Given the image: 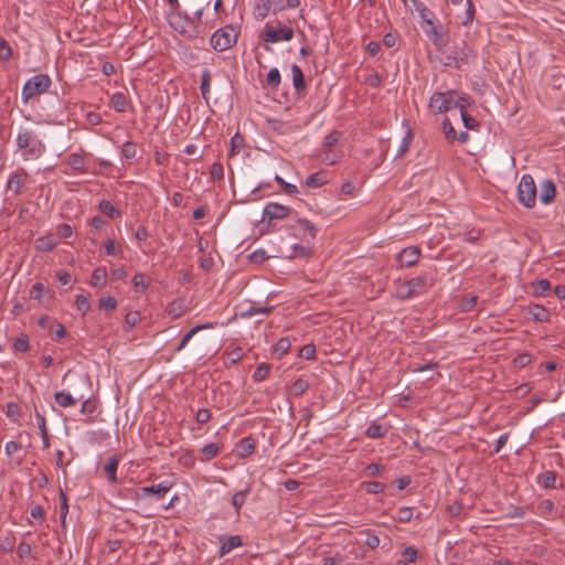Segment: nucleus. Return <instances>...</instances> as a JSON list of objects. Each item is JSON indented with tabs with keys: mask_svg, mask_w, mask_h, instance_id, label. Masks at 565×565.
Listing matches in <instances>:
<instances>
[{
	"mask_svg": "<svg viewBox=\"0 0 565 565\" xmlns=\"http://www.w3.org/2000/svg\"><path fill=\"white\" fill-rule=\"evenodd\" d=\"M81 399H84V394L73 395L66 391H60L54 394L55 403L63 408L73 407Z\"/></svg>",
	"mask_w": 565,
	"mask_h": 565,
	"instance_id": "4468645a",
	"label": "nucleus"
},
{
	"mask_svg": "<svg viewBox=\"0 0 565 565\" xmlns=\"http://www.w3.org/2000/svg\"><path fill=\"white\" fill-rule=\"evenodd\" d=\"M267 84L270 88L276 89L281 81L280 73L278 68L273 67L268 71L266 76Z\"/></svg>",
	"mask_w": 565,
	"mask_h": 565,
	"instance_id": "ea45409f",
	"label": "nucleus"
},
{
	"mask_svg": "<svg viewBox=\"0 0 565 565\" xmlns=\"http://www.w3.org/2000/svg\"><path fill=\"white\" fill-rule=\"evenodd\" d=\"M110 105L118 113L126 111L128 102L125 94L115 93L110 98Z\"/></svg>",
	"mask_w": 565,
	"mask_h": 565,
	"instance_id": "c756f323",
	"label": "nucleus"
},
{
	"mask_svg": "<svg viewBox=\"0 0 565 565\" xmlns=\"http://www.w3.org/2000/svg\"><path fill=\"white\" fill-rule=\"evenodd\" d=\"M470 105V98L466 94H460L457 97L454 96L452 108H459L460 113L467 111L468 106Z\"/></svg>",
	"mask_w": 565,
	"mask_h": 565,
	"instance_id": "a18cd8bd",
	"label": "nucleus"
},
{
	"mask_svg": "<svg viewBox=\"0 0 565 565\" xmlns=\"http://www.w3.org/2000/svg\"><path fill=\"white\" fill-rule=\"evenodd\" d=\"M52 85L51 77L47 74H36L30 77L23 85L21 92V99L28 103L30 99L38 95L44 94Z\"/></svg>",
	"mask_w": 565,
	"mask_h": 565,
	"instance_id": "7ed1b4c3",
	"label": "nucleus"
},
{
	"mask_svg": "<svg viewBox=\"0 0 565 565\" xmlns=\"http://www.w3.org/2000/svg\"><path fill=\"white\" fill-rule=\"evenodd\" d=\"M420 255V250L416 246H409L404 248L398 255H397V262L399 267L402 268H408L414 266Z\"/></svg>",
	"mask_w": 565,
	"mask_h": 565,
	"instance_id": "ddd939ff",
	"label": "nucleus"
},
{
	"mask_svg": "<svg viewBox=\"0 0 565 565\" xmlns=\"http://www.w3.org/2000/svg\"><path fill=\"white\" fill-rule=\"evenodd\" d=\"M441 129L448 142H454L457 139V132L449 118L446 117L443 120Z\"/></svg>",
	"mask_w": 565,
	"mask_h": 565,
	"instance_id": "4c0bfd02",
	"label": "nucleus"
},
{
	"mask_svg": "<svg viewBox=\"0 0 565 565\" xmlns=\"http://www.w3.org/2000/svg\"><path fill=\"white\" fill-rule=\"evenodd\" d=\"M291 248L292 252L287 256L289 258L306 257L310 254V248L300 244H294Z\"/></svg>",
	"mask_w": 565,
	"mask_h": 565,
	"instance_id": "603ef678",
	"label": "nucleus"
},
{
	"mask_svg": "<svg viewBox=\"0 0 565 565\" xmlns=\"http://www.w3.org/2000/svg\"><path fill=\"white\" fill-rule=\"evenodd\" d=\"M12 56V50L6 40L0 41V58L2 61H9Z\"/></svg>",
	"mask_w": 565,
	"mask_h": 565,
	"instance_id": "e2e57ef3",
	"label": "nucleus"
},
{
	"mask_svg": "<svg viewBox=\"0 0 565 565\" xmlns=\"http://www.w3.org/2000/svg\"><path fill=\"white\" fill-rule=\"evenodd\" d=\"M427 290V279L425 276L412 278L399 285L397 296L403 299L412 298L424 294Z\"/></svg>",
	"mask_w": 565,
	"mask_h": 565,
	"instance_id": "6e6552de",
	"label": "nucleus"
},
{
	"mask_svg": "<svg viewBox=\"0 0 565 565\" xmlns=\"http://www.w3.org/2000/svg\"><path fill=\"white\" fill-rule=\"evenodd\" d=\"M295 228L301 235L303 241L313 239L317 235L316 225L306 218H298Z\"/></svg>",
	"mask_w": 565,
	"mask_h": 565,
	"instance_id": "f3484780",
	"label": "nucleus"
},
{
	"mask_svg": "<svg viewBox=\"0 0 565 565\" xmlns=\"http://www.w3.org/2000/svg\"><path fill=\"white\" fill-rule=\"evenodd\" d=\"M210 88H211V72L210 70L205 68L203 70L202 74H201V85H200V89H201V94H202V97L207 102L209 100V95H210Z\"/></svg>",
	"mask_w": 565,
	"mask_h": 565,
	"instance_id": "7c9ffc66",
	"label": "nucleus"
},
{
	"mask_svg": "<svg viewBox=\"0 0 565 565\" xmlns=\"http://www.w3.org/2000/svg\"><path fill=\"white\" fill-rule=\"evenodd\" d=\"M13 349L19 352H26L30 349V340L26 334H21L15 338Z\"/></svg>",
	"mask_w": 565,
	"mask_h": 565,
	"instance_id": "c03bdc74",
	"label": "nucleus"
},
{
	"mask_svg": "<svg viewBox=\"0 0 565 565\" xmlns=\"http://www.w3.org/2000/svg\"><path fill=\"white\" fill-rule=\"evenodd\" d=\"M57 242L51 236H41L36 239V249L40 252H50L54 249Z\"/></svg>",
	"mask_w": 565,
	"mask_h": 565,
	"instance_id": "473e14b6",
	"label": "nucleus"
},
{
	"mask_svg": "<svg viewBox=\"0 0 565 565\" xmlns=\"http://www.w3.org/2000/svg\"><path fill=\"white\" fill-rule=\"evenodd\" d=\"M385 489V486L382 482L379 481H371L366 483V492L372 494H377L383 492Z\"/></svg>",
	"mask_w": 565,
	"mask_h": 565,
	"instance_id": "774afa93",
	"label": "nucleus"
},
{
	"mask_svg": "<svg viewBox=\"0 0 565 565\" xmlns=\"http://www.w3.org/2000/svg\"><path fill=\"white\" fill-rule=\"evenodd\" d=\"M215 322H206V323H202V324H198L193 328H191L184 335L183 338L180 340V342L178 343V345L175 347L174 349V352L179 353L181 352L189 343V341L199 332V331H202V330H209V329H213L215 327Z\"/></svg>",
	"mask_w": 565,
	"mask_h": 565,
	"instance_id": "2eb2a0df",
	"label": "nucleus"
},
{
	"mask_svg": "<svg viewBox=\"0 0 565 565\" xmlns=\"http://www.w3.org/2000/svg\"><path fill=\"white\" fill-rule=\"evenodd\" d=\"M61 505H60V520L61 525L64 527L66 525V516L68 513V503L67 498L63 491L60 492Z\"/></svg>",
	"mask_w": 565,
	"mask_h": 565,
	"instance_id": "49530a36",
	"label": "nucleus"
},
{
	"mask_svg": "<svg viewBox=\"0 0 565 565\" xmlns=\"http://www.w3.org/2000/svg\"><path fill=\"white\" fill-rule=\"evenodd\" d=\"M475 20V7L471 0H467V7L463 15L461 17V24L465 26L470 25Z\"/></svg>",
	"mask_w": 565,
	"mask_h": 565,
	"instance_id": "37998d69",
	"label": "nucleus"
},
{
	"mask_svg": "<svg viewBox=\"0 0 565 565\" xmlns=\"http://www.w3.org/2000/svg\"><path fill=\"white\" fill-rule=\"evenodd\" d=\"M238 35L239 29L233 24H227L211 35L210 44L215 51L224 52L236 44Z\"/></svg>",
	"mask_w": 565,
	"mask_h": 565,
	"instance_id": "f03ea898",
	"label": "nucleus"
},
{
	"mask_svg": "<svg viewBox=\"0 0 565 565\" xmlns=\"http://www.w3.org/2000/svg\"><path fill=\"white\" fill-rule=\"evenodd\" d=\"M295 32L290 26L281 24L279 21L276 24L266 23L260 39L266 43L288 42L294 39Z\"/></svg>",
	"mask_w": 565,
	"mask_h": 565,
	"instance_id": "20e7f679",
	"label": "nucleus"
},
{
	"mask_svg": "<svg viewBox=\"0 0 565 565\" xmlns=\"http://www.w3.org/2000/svg\"><path fill=\"white\" fill-rule=\"evenodd\" d=\"M169 22L175 31L188 35L189 38H195L199 34L198 28L193 24V21H190L188 17H184V21L182 22V17L178 13H174L170 17Z\"/></svg>",
	"mask_w": 565,
	"mask_h": 565,
	"instance_id": "9d476101",
	"label": "nucleus"
},
{
	"mask_svg": "<svg viewBox=\"0 0 565 565\" xmlns=\"http://www.w3.org/2000/svg\"><path fill=\"white\" fill-rule=\"evenodd\" d=\"M98 307L102 310H114L117 307V300L113 296L102 297L98 301Z\"/></svg>",
	"mask_w": 565,
	"mask_h": 565,
	"instance_id": "8fccbe9b",
	"label": "nucleus"
},
{
	"mask_svg": "<svg viewBox=\"0 0 565 565\" xmlns=\"http://www.w3.org/2000/svg\"><path fill=\"white\" fill-rule=\"evenodd\" d=\"M327 182H328L327 173L323 171H319V172L310 174L306 179L305 184L308 188L317 189V188L324 185Z\"/></svg>",
	"mask_w": 565,
	"mask_h": 565,
	"instance_id": "393cba45",
	"label": "nucleus"
},
{
	"mask_svg": "<svg viewBox=\"0 0 565 565\" xmlns=\"http://www.w3.org/2000/svg\"><path fill=\"white\" fill-rule=\"evenodd\" d=\"M533 289L537 295H545L551 290V282L547 279H539L533 282Z\"/></svg>",
	"mask_w": 565,
	"mask_h": 565,
	"instance_id": "6e6d98bb",
	"label": "nucleus"
},
{
	"mask_svg": "<svg viewBox=\"0 0 565 565\" xmlns=\"http://www.w3.org/2000/svg\"><path fill=\"white\" fill-rule=\"evenodd\" d=\"M220 451V446L215 443L206 444L202 447L201 454H202V461H209L217 456Z\"/></svg>",
	"mask_w": 565,
	"mask_h": 565,
	"instance_id": "72a5a7b5",
	"label": "nucleus"
},
{
	"mask_svg": "<svg viewBox=\"0 0 565 565\" xmlns=\"http://www.w3.org/2000/svg\"><path fill=\"white\" fill-rule=\"evenodd\" d=\"M141 319V315L139 311H130L125 316V323L129 328H134L138 324Z\"/></svg>",
	"mask_w": 565,
	"mask_h": 565,
	"instance_id": "052dcab7",
	"label": "nucleus"
},
{
	"mask_svg": "<svg viewBox=\"0 0 565 565\" xmlns=\"http://www.w3.org/2000/svg\"><path fill=\"white\" fill-rule=\"evenodd\" d=\"M405 6H408L411 3V8L414 9L418 17L422 20V23L425 22V20L429 19L430 17H435L434 12L429 10L424 2L419 0H402Z\"/></svg>",
	"mask_w": 565,
	"mask_h": 565,
	"instance_id": "aec40b11",
	"label": "nucleus"
},
{
	"mask_svg": "<svg viewBox=\"0 0 565 565\" xmlns=\"http://www.w3.org/2000/svg\"><path fill=\"white\" fill-rule=\"evenodd\" d=\"M243 142H244L243 137L239 134H235L231 138V150H230L228 157H233L236 153H238L241 150V147L243 146Z\"/></svg>",
	"mask_w": 565,
	"mask_h": 565,
	"instance_id": "3c124183",
	"label": "nucleus"
},
{
	"mask_svg": "<svg viewBox=\"0 0 565 565\" xmlns=\"http://www.w3.org/2000/svg\"><path fill=\"white\" fill-rule=\"evenodd\" d=\"M291 209L289 206L270 202L265 205L263 211V220H284L289 216Z\"/></svg>",
	"mask_w": 565,
	"mask_h": 565,
	"instance_id": "9b49d317",
	"label": "nucleus"
},
{
	"mask_svg": "<svg viewBox=\"0 0 565 565\" xmlns=\"http://www.w3.org/2000/svg\"><path fill=\"white\" fill-rule=\"evenodd\" d=\"M412 141H413V134H412L411 128H408L399 142V146H398L395 157L402 158L403 156H405V153L409 150Z\"/></svg>",
	"mask_w": 565,
	"mask_h": 565,
	"instance_id": "c85d7f7f",
	"label": "nucleus"
},
{
	"mask_svg": "<svg viewBox=\"0 0 565 565\" xmlns=\"http://www.w3.org/2000/svg\"><path fill=\"white\" fill-rule=\"evenodd\" d=\"M188 311L183 299H174L167 306V313L171 319H178Z\"/></svg>",
	"mask_w": 565,
	"mask_h": 565,
	"instance_id": "6ab92c4d",
	"label": "nucleus"
},
{
	"mask_svg": "<svg viewBox=\"0 0 565 565\" xmlns=\"http://www.w3.org/2000/svg\"><path fill=\"white\" fill-rule=\"evenodd\" d=\"M269 365L266 363L259 364L256 370L254 371L252 379L254 382H260L263 381L269 373Z\"/></svg>",
	"mask_w": 565,
	"mask_h": 565,
	"instance_id": "09e8293b",
	"label": "nucleus"
},
{
	"mask_svg": "<svg viewBox=\"0 0 565 565\" xmlns=\"http://www.w3.org/2000/svg\"><path fill=\"white\" fill-rule=\"evenodd\" d=\"M211 178L213 180H221L224 175L223 166L220 162H214L210 170Z\"/></svg>",
	"mask_w": 565,
	"mask_h": 565,
	"instance_id": "0e129e2a",
	"label": "nucleus"
},
{
	"mask_svg": "<svg viewBox=\"0 0 565 565\" xmlns=\"http://www.w3.org/2000/svg\"><path fill=\"white\" fill-rule=\"evenodd\" d=\"M20 407L17 403L10 402L6 406V416L11 419L15 420L20 416Z\"/></svg>",
	"mask_w": 565,
	"mask_h": 565,
	"instance_id": "4d7b16f0",
	"label": "nucleus"
},
{
	"mask_svg": "<svg viewBox=\"0 0 565 565\" xmlns=\"http://www.w3.org/2000/svg\"><path fill=\"white\" fill-rule=\"evenodd\" d=\"M541 482L544 488H548V489L555 488V483H556L555 472L545 471L544 473H542Z\"/></svg>",
	"mask_w": 565,
	"mask_h": 565,
	"instance_id": "5fc2aeb1",
	"label": "nucleus"
},
{
	"mask_svg": "<svg viewBox=\"0 0 565 565\" xmlns=\"http://www.w3.org/2000/svg\"><path fill=\"white\" fill-rule=\"evenodd\" d=\"M75 306L78 311L86 313L90 310V302L85 295H77L75 299Z\"/></svg>",
	"mask_w": 565,
	"mask_h": 565,
	"instance_id": "864d4df0",
	"label": "nucleus"
},
{
	"mask_svg": "<svg viewBox=\"0 0 565 565\" xmlns=\"http://www.w3.org/2000/svg\"><path fill=\"white\" fill-rule=\"evenodd\" d=\"M454 96L457 92L448 89L446 92H435L428 103V109L431 114H445L452 108Z\"/></svg>",
	"mask_w": 565,
	"mask_h": 565,
	"instance_id": "423d86ee",
	"label": "nucleus"
},
{
	"mask_svg": "<svg viewBox=\"0 0 565 565\" xmlns=\"http://www.w3.org/2000/svg\"><path fill=\"white\" fill-rule=\"evenodd\" d=\"M339 138H340V132L339 131H332V132L328 134L324 137L323 146L328 147V148H331V147H333V146H335L338 143Z\"/></svg>",
	"mask_w": 565,
	"mask_h": 565,
	"instance_id": "69168bd1",
	"label": "nucleus"
},
{
	"mask_svg": "<svg viewBox=\"0 0 565 565\" xmlns=\"http://www.w3.org/2000/svg\"><path fill=\"white\" fill-rule=\"evenodd\" d=\"M556 194V188L552 180L545 179L540 183L539 199L543 204H550Z\"/></svg>",
	"mask_w": 565,
	"mask_h": 565,
	"instance_id": "dca6fc26",
	"label": "nucleus"
},
{
	"mask_svg": "<svg viewBox=\"0 0 565 565\" xmlns=\"http://www.w3.org/2000/svg\"><path fill=\"white\" fill-rule=\"evenodd\" d=\"M420 26L428 40L438 50L444 49L448 44V39L445 36L436 17H430L429 19L425 20V22L420 23Z\"/></svg>",
	"mask_w": 565,
	"mask_h": 565,
	"instance_id": "0eeeda50",
	"label": "nucleus"
},
{
	"mask_svg": "<svg viewBox=\"0 0 565 565\" xmlns=\"http://www.w3.org/2000/svg\"><path fill=\"white\" fill-rule=\"evenodd\" d=\"M397 518L401 522H408L413 518V509L408 507L399 508L397 511Z\"/></svg>",
	"mask_w": 565,
	"mask_h": 565,
	"instance_id": "338daca9",
	"label": "nucleus"
},
{
	"mask_svg": "<svg viewBox=\"0 0 565 565\" xmlns=\"http://www.w3.org/2000/svg\"><path fill=\"white\" fill-rule=\"evenodd\" d=\"M250 486H247L245 489L237 491L232 497V505L234 507L237 514H239V511L242 507L246 502L247 495L250 493Z\"/></svg>",
	"mask_w": 565,
	"mask_h": 565,
	"instance_id": "a878e982",
	"label": "nucleus"
},
{
	"mask_svg": "<svg viewBox=\"0 0 565 565\" xmlns=\"http://www.w3.org/2000/svg\"><path fill=\"white\" fill-rule=\"evenodd\" d=\"M291 76H292V85H294L295 89L298 93L303 92L306 89L305 76H303V72H302L301 67L298 66L297 64L291 65Z\"/></svg>",
	"mask_w": 565,
	"mask_h": 565,
	"instance_id": "5701e85b",
	"label": "nucleus"
},
{
	"mask_svg": "<svg viewBox=\"0 0 565 565\" xmlns=\"http://www.w3.org/2000/svg\"><path fill=\"white\" fill-rule=\"evenodd\" d=\"M390 429V426H384L377 422H372L365 429V436L372 439L384 437Z\"/></svg>",
	"mask_w": 565,
	"mask_h": 565,
	"instance_id": "b1692460",
	"label": "nucleus"
},
{
	"mask_svg": "<svg viewBox=\"0 0 565 565\" xmlns=\"http://www.w3.org/2000/svg\"><path fill=\"white\" fill-rule=\"evenodd\" d=\"M120 462V456L113 455L108 457L104 463V471L107 475V479L110 483L117 482V469Z\"/></svg>",
	"mask_w": 565,
	"mask_h": 565,
	"instance_id": "a211bd4d",
	"label": "nucleus"
},
{
	"mask_svg": "<svg viewBox=\"0 0 565 565\" xmlns=\"http://www.w3.org/2000/svg\"><path fill=\"white\" fill-rule=\"evenodd\" d=\"M132 285L136 291L143 292L149 287V281H146L143 274L138 273L132 277Z\"/></svg>",
	"mask_w": 565,
	"mask_h": 565,
	"instance_id": "a19ab883",
	"label": "nucleus"
},
{
	"mask_svg": "<svg viewBox=\"0 0 565 565\" xmlns=\"http://www.w3.org/2000/svg\"><path fill=\"white\" fill-rule=\"evenodd\" d=\"M26 178L28 173L22 169L10 173L6 184L7 191L12 192L14 195H19L21 193V189L26 182Z\"/></svg>",
	"mask_w": 565,
	"mask_h": 565,
	"instance_id": "f8f14e48",
	"label": "nucleus"
},
{
	"mask_svg": "<svg viewBox=\"0 0 565 565\" xmlns=\"http://www.w3.org/2000/svg\"><path fill=\"white\" fill-rule=\"evenodd\" d=\"M17 554L20 559H25L32 554V546L26 542H20L17 548Z\"/></svg>",
	"mask_w": 565,
	"mask_h": 565,
	"instance_id": "13d9d810",
	"label": "nucleus"
},
{
	"mask_svg": "<svg viewBox=\"0 0 565 565\" xmlns=\"http://www.w3.org/2000/svg\"><path fill=\"white\" fill-rule=\"evenodd\" d=\"M537 198V190L534 179L531 174H523L518 185V200L519 202L531 209L535 205Z\"/></svg>",
	"mask_w": 565,
	"mask_h": 565,
	"instance_id": "39448f33",
	"label": "nucleus"
},
{
	"mask_svg": "<svg viewBox=\"0 0 565 565\" xmlns=\"http://www.w3.org/2000/svg\"><path fill=\"white\" fill-rule=\"evenodd\" d=\"M46 291L45 286L42 282H35L31 288V297L35 300L41 301L43 294Z\"/></svg>",
	"mask_w": 565,
	"mask_h": 565,
	"instance_id": "680f3d73",
	"label": "nucleus"
},
{
	"mask_svg": "<svg viewBox=\"0 0 565 565\" xmlns=\"http://www.w3.org/2000/svg\"><path fill=\"white\" fill-rule=\"evenodd\" d=\"M172 487L173 483L167 480L158 484L146 486L140 488L136 498L141 500L148 495H154L157 500H162L166 497L167 492L170 491Z\"/></svg>",
	"mask_w": 565,
	"mask_h": 565,
	"instance_id": "1a4fd4ad",
	"label": "nucleus"
},
{
	"mask_svg": "<svg viewBox=\"0 0 565 565\" xmlns=\"http://www.w3.org/2000/svg\"><path fill=\"white\" fill-rule=\"evenodd\" d=\"M107 271L105 268H96L90 277V285L94 287H102L106 284Z\"/></svg>",
	"mask_w": 565,
	"mask_h": 565,
	"instance_id": "c9c22d12",
	"label": "nucleus"
},
{
	"mask_svg": "<svg viewBox=\"0 0 565 565\" xmlns=\"http://www.w3.org/2000/svg\"><path fill=\"white\" fill-rule=\"evenodd\" d=\"M273 310V307H263L258 305H250L246 310L242 312L243 318H252L255 315H268Z\"/></svg>",
	"mask_w": 565,
	"mask_h": 565,
	"instance_id": "2f4dec72",
	"label": "nucleus"
},
{
	"mask_svg": "<svg viewBox=\"0 0 565 565\" xmlns=\"http://www.w3.org/2000/svg\"><path fill=\"white\" fill-rule=\"evenodd\" d=\"M300 6V0H274L273 13L287 9H295Z\"/></svg>",
	"mask_w": 565,
	"mask_h": 565,
	"instance_id": "f704fd0d",
	"label": "nucleus"
},
{
	"mask_svg": "<svg viewBox=\"0 0 565 565\" xmlns=\"http://www.w3.org/2000/svg\"><path fill=\"white\" fill-rule=\"evenodd\" d=\"M529 312L532 319L536 322H547L550 321V312L548 310L537 303H532L529 306Z\"/></svg>",
	"mask_w": 565,
	"mask_h": 565,
	"instance_id": "4be33fe9",
	"label": "nucleus"
},
{
	"mask_svg": "<svg viewBox=\"0 0 565 565\" xmlns=\"http://www.w3.org/2000/svg\"><path fill=\"white\" fill-rule=\"evenodd\" d=\"M470 53H471L470 47L466 43H463L462 52L454 57V66L460 67L461 63H465L468 61Z\"/></svg>",
	"mask_w": 565,
	"mask_h": 565,
	"instance_id": "bf43d9fd",
	"label": "nucleus"
},
{
	"mask_svg": "<svg viewBox=\"0 0 565 565\" xmlns=\"http://www.w3.org/2000/svg\"><path fill=\"white\" fill-rule=\"evenodd\" d=\"M309 387V384L303 379H297L290 386V392L295 396L302 395Z\"/></svg>",
	"mask_w": 565,
	"mask_h": 565,
	"instance_id": "79ce46f5",
	"label": "nucleus"
},
{
	"mask_svg": "<svg viewBox=\"0 0 565 565\" xmlns=\"http://www.w3.org/2000/svg\"><path fill=\"white\" fill-rule=\"evenodd\" d=\"M67 163L71 166L72 169L76 171H84L85 169V159L79 153H71L67 158Z\"/></svg>",
	"mask_w": 565,
	"mask_h": 565,
	"instance_id": "e433bc0d",
	"label": "nucleus"
},
{
	"mask_svg": "<svg viewBox=\"0 0 565 565\" xmlns=\"http://www.w3.org/2000/svg\"><path fill=\"white\" fill-rule=\"evenodd\" d=\"M121 156L127 160L135 159L137 156V145L134 141H126L121 146Z\"/></svg>",
	"mask_w": 565,
	"mask_h": 565,
	"instance_id": "58836bf2",
	"label": "nucleus"
},
{
	"mask_svg": "<svg viewBox=\"0 0 565 565\" xmlns=\"http://www.w3.org/2000/svg\"><path fill=\"white\" fill-rule=\"evenodd\" d=\"M274 180L280 184L284 191L289 195H296L299 193L298 188L295 184L286 182L280 175L276 174Z\"/></svg>",
	"mask_w": 565,
	"mask_h": 565,
	"instance_id": "de8ad7c7",
	"label": "nucleus"
},
{
	"mask_svg": "<svg viewBox=\"0 0 565 565\" xmlns=\"http://www.w3.org/2000/svg\"><path fill=\"white\" fill-rule=\"evenodd\" d=\"M242 545L243 541L239 535H231L224 542H222L218 550V556L223 557L234 548L241 547Z\"/></svg>",
	"mask_w": 565,
	"mask_h": 565,
	"instance_id": "412c9836",
	"label": "nucleus"
},
{
	"mask_svg": "<svg viewBox=\"0 0 565 565\" xmlns=\"http://www.w3.org/2000/svg\"><path fill=\"white\" fill-rule=\"evenodd\" d=\"M274 9V0H256V15L258 19H265L270 10Z\"/></svg>",
	"mask_w": 565,
	"mask_h": 565,
	"instance_id": "bb28decb",
	"label": "nucleus"
},
{
	"mask_svg": "<svg viewBox=\"0 0 565 565\" xmlns=\"http://www.w3.org/2000/svg\"><path fill=\"white\" fill-rule=\"evenodd\" d=\"M15 142L24 161L38 160L46 150L45 143L31 129L21 128L17 135Z\"/></svg>",
	"mask_w": 565,
	"mask_h": 565,
	"instance_id": "f257e3e1",
	"label": "nucleus"
},
{
	"mask_svg": "<svg viewBox=\"0 0 565 565\" xmlns=\"http://www.w3.org/2000/svg\"><path fill=\"white\" fill-rule=\"evenodd\" d=\"M98 209L110 218H117L121 215L120 211L108 200H102L98 204Z\"/></svg>",
	"mask_w": 565,
	"mask_h": 565,
	"instance_id": "cd10ccee",
	"label": "nucleus"
}]
</instances>
